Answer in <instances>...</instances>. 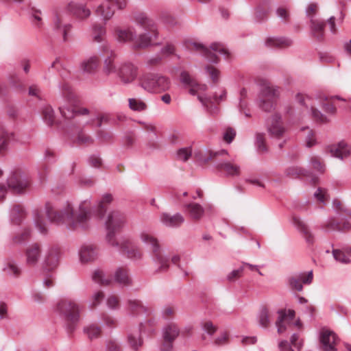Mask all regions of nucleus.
I'll list each match as a JSON object with an SVG mask.
<instances>
[{
	"mask_svg": "<svg viewBox=\"0 0 351 351\" xmlns=\"http://www.w3.org/2000/svg\"><path fill=\"white\" fill-rule=\"evenodd\" d=\"M45 213L48 220L57 225H65L69 230H86L90 226L91 219V202L90 199L82 201L74 215V208L69 200L47 202Z\"/></svg>",
	"mask_w": 351,
	"mask_h": 351,
	"instance_id": "nucleus-1",
	"label": "nucleus"
},
{
	"mask_svg": "<svg viewBox=\"0 0 351 351\" xmlns=\"http://www.w3.org/2000/svg\"><path fill=\"white\" fill-rule=\"evenodd\" d=\"M125 216L123 213L114 210L108 213L105 221L106 229V240L110 245L114 247H120L122 252L125 253L128 258L138 260L142 257V252L138 247L134 245L128 240H123L121 243L115 239V234L125 226Z\"/></svg>",
	"mask_w": 351,
	"mask_h": 351,
	"instance_id": "nucleus-2",
	"label": "nucleus"
},
{
	"mask_svg": "<svg viewBox=\"0 0 351 351\" xmlns=\"http://www.w3.org/2000/svg\"><path fill=\"white\" fill-rule=\"evenodd\" d=\"M82 309V306L73 299L62 298L57 302L55 311L66 322L65 328L67 333L71 334L75 330Z\"/></svg>",
	"mask_w": 351,
	"mask_h": 351,
	"instance_id": "nucleus-3",
	"label": "nucleus"
},
{
	"mask_svg": "<svg viewBox=\"0 0 351 351\" xmlns=\"http://www.w3.org/2000/svg\"><path fill=\"white\" fill-rule=\"evenodd\" d=\"M136 22L143 29L144 33L136 36L134 41V47L136 49L145 48L150 45L157 44L158 32L154 21L147 17L145 14H139L136 16Z\"/></svg>",
	"mask_w": 351,
	"mask_h": 351,
	"instance_id": "nucleus-4",
	"label": "nucleus"
},
{
	"mask_svg": "<svg viewBox=\"0 0 351 351\" xmlns=\"http://www.w3.org/2000/svg\"><path fill=\"white\" fill-rule=\"evenodd\" d=\"M138 237L144 245L150 247L153 253L154 263L157 267L156 272L166 271L169 266V259L162 254L158 239L146 230H141Z\"/></svg>",
	"mask_w": 351,
	"mask_h": 351,
	"instance_id": "nucleus-5",
	"label": "nucleus"
},
{
	"mask_svg": "<svg viewBox=\"0 0 351 351\" xmlns=\"http://www.w3.org/2000/svg\"><path fill=\"white\" fill-rule=\"evenodd\" d=\"M60 90L62 95L63 102L60 104L59 110L63 117L66 119H71L77 114H88V110L87 108H82L79 110H76L75 104L77 100L75 98L71 87L68 84H62L60 86Z\"/></svg>",
	"mask_w": 351,
	"mask_h": 351,
	"instance_id": "nucleus-6",
	"label": "nucleus"
},
{
	"mask_svg": "<svg viewBox=\"0 0 351 351\" xmlns=\"http://www.w3.org/2000/svg\"><path fill=\"white\" fill-rule=\"evenodd\" d=\"M319 6L317 2H309L305 7V15L309 21L311 34L318 40L324 38L325 21L319 17Z\"/></svg>",
	"mask_w": 351,
	"mask_h": 351,
	"instance_id": "nucleus-7",
	"label": "nucleus"
},
{
	"mask_svg": "<svg viewBox=\"0 0 351 351\" xmlns=\"http://www.w3.org/2000/svg\"><path fill=\"white\" fill-rule=\"evenodd\" d=\"M138 86L148 93H158L168 90L170 82L164 76L145 73L138 77Z\"/></svg>",
	"mask_w": 351,
	"mask_h": 351,
	"instance_id": "nucleus-8",
	"label": "nucleus"
},
{
	"mask_svg": "<svg viewBox=\"0 0 351 351\" xmlns=\"http://www.w3.org/2000/svg\"><path fill=\"white\" fill-rule=\"evenodd\" d=\"M187 47L190 50L201 53L211 63H217L218 62V55L223 56L227 60L229 58V51L223 45L219 43H213L210 45V48H208L200 43H190L188 44Z\"/></svg>",
	"mask_w": 351,
	"mask_h": 351,
	"instance_id": "nucleus-9",
	"label": "nucleus"
},
{
	"mask_svg": "<svg viewBox=\"0 0 351 351\" xmlns=\"http://www.w3.org/2000/svg\"><path fill=\"white\" fill-rule=\"evenodd\" d=\"M3 176V171L0 169V179ZM30 183L26 177L19 173H14L5 182H0V199L4 198L8 189H12L14 192L21 193L25 191Z\"/></svg>",
	"mask_w": 351,
	"mask_h": 351,
	"instance_id": "nucleus-10",
	"label": "nucleus"
},
{
	"mask_svg": "<svg viewBox=\"0 0 351 351\" xmlns=\"http://www.w3.org/2000/svg\"><path fill=\"white\" fill-rule=\"evenodd\" d=\"M260 86V108L265 112H271L274 109L278 97V89L266 80L259 82Z\"/></svg>",
	"mask_w": 351,
	"mask_h": 351,
	"instance_id": "nucleus-11",
	"label": "nucleus"
},
{
	"mask_svg": "<svg viewBox=\"0 0 351 351\" xmlns=\"http://www.w3.org/2000/svg\"><path fill=\"white\" fill-rule=\"evenodd\" d=\"M114 5L119 9H123L126 6L125 0H103L95 8V13L104 22L110 20L114 14Z\"/></svg>",
	"mask_w": 351,
	"mask_h": 351,
	"instance_id": "nucleus-12",
	"label": "nucleus"
},
{
	"mask_svg": "<svg viewBox=\"0 0 351 351\" xmlns=\"http://www.w3.org/2000/svg\"><path fill=\"white\" fill-rule=\"evenodd\" d=\"M100 55L104 57L103 71L106 75L117 74L119 66L116 62L117 55L107 43L99 47Z\"/></svg>",
	"mask_w": 351,
	"mask_h": 351,
	"instance_id": "nucleus-13",
	"label": "nucleus"
},
{
	"mask_svg": "<svg viewBox=\"0 0 351 351\" xmlns=\"http://www.w3.org/2000/svg\"><path fill=\"white\" fill-rule=\"evenodd\" d=\"M180 82L185 86L190 87L189 93L193 95H197L198 100L202 105H206V98L202 95L207 90L206 84H199L195 82V80L190 75L187 71H182L180 76Z\"/></svg>",
	"mask_w": 351,
	"mask_h": 351,
	"instance_id": "nucleus-14",
	"label": "nucleus"
},
{
	"mask_svg": "<svg viewBox=\"0 0 351 351\" xmlns=\"http://www.w3.org/2000/svg\"><path fill=\"white\" fill-rule=\"evenodd\" d=\"M63 255L62 250L58 246H51L45 252L43 267L47 271L56 269L60 263Z\"/></svg>",
	"mask_w": 351,
	"mask_h": 351,
	"instance_id": "nucleus-15",
	"label": "nucleus"
},
{
	"mask_svg": "<svg viewBox=\"0 0 351 351\" xmlns=\"http://www.w3.org/2000/svg\"><path fill=\"white\" fill-rule=\"evenodd\" d=\"M278 316L276 322L277 332L279 335H283L292 329V321L295 317V312L293 310H278Z\"/></svg>",
	"mask_w": 351,
	"mask_h": 351,
	"instance_id": "nucleus-16",
	"label": "nucleus"
},
{
	"mask_svg": "<svg viewBox=\"0 0 351 351\" xmlns=\"http://www.w3.org/2000/svg\"><path fill=\"white\" fill-rule=\"evenodd\" d=\"M53 24L56 32L62 36L64 42L67 41L71 36L72 25L65 21L63 10H58L56 12Z\"/></svg>",
	"mask_w": 351,
	"mask_h": 351,
	"instance_id": "nucleus-17",
	"label": "nucleus"
},
{
	"mask_svg": "<svg viewBox=\"0 0 351 351\" xmlns=\"http://www.w3.org/2000/svg\"><path fill=\"white\" fill-rule=\"evenodd\" d=\"M319 340L322 351H336L338 337L336 334L326 328H322L319 334Z\"/></svg>",
	"mask_w": 351,
	"mask_h": 351,
	"instance_id": "nucleus-18",
	"label": "nucleus"
},
{
	"mask_svg": "<svg viewBox=\"0 0 351 351\" xmlns=\"http://www.w3.org/2000/svg\"><path fill=\"white\" fill-rule=\"evenodd\" d=\"M180 330L177 325L171 324L165 326L162 329L163 343L160 351H171L173 342L177 338Z\"/></svg>",
	"mask_w": 351,
	"mask_h": 351,
	"instance_id": "nucleus-19",
	"label": "nucleus"
},
{
	"mask_svg": "<svg viewBox=\"0 0 351 351\" xmlns=\"http://www.w3.org/2000/svg\"><path fill=\"white\" fill-rule=\"evenodd\" d=\"M117 75L123 84L133 82L138 75L137 67L132 63H123L119 66Z\"/></svg>",
	"mask_w": 351,
	"mask_h": 351,
	"instance_id": "nucleus-20",
	"label": "nucleus"
},
{
	"mask_svg": "<svg viewBox=\"0 0 351 351\" xmlns=\"http://www.w3.org/2000/svg\"><path fill=\"white\" fill-rule=\"evenodd\" d=\"M313 271H309L307 274L304 272L295 274L289 278L288 282L290 287L298 291H302V284H311L313 280Z\"/></svg>",
	"mask_w": 351,
	"mask_h": 351,
	"instance_id": "nucleus-21",
	"label": "nucleus"
},
{
	"mask_svg": "<svg viewBox=\"0 0 351 351\" xmlns=\"http://www.w3.org/2000/svg\"><path fill=\"white\" fill-rule=\"evenodd\" d=\"M41 245L37 243L29 245L25 251V263L29 267L38 265L41 257Z\"/></svg>",
	"mask_w": 351,
	"mask_h": 351,
	"instance_id": "nucleus-22",
	"label": "nucleus"
},
{
	"mask_svg": "<svg viewBox=\"0 0 351 351\" xmlns=\"http://www.w3.org/2000/svg\"><path fill=\"white\" fill-rule=\"evenodd\" d=\"M267 128L269 135L273 138H279L285 132L281 117L278 114H275L268 119Z\"/></svg>",
	"mask_w": 351,
	"mask_h": 351,
	"instance_id": "nucleus-23",
	"label": "nucleus"
},
{
	"mask_svg": "<svg viewBox=\"0 0 351 351\" xmlns=\"http://www.w3.org/2000/svg\"><path fill=\"white\" fill-rule=\"evenodd\" d=\"M216 168L225 173L227 176H239L241 167L231 160H221L216 164Z\"/></svg>",
	"mask_w": 351,
	"mask_h": 351,
	"instance_id": "nucleus-24",
	"label": "nucleus"
},
{
	"mask_svg": "<svg viewBox=\"0 0 351 351\" xmlns=\"http://www.w3.org/2000/svg\"><path fill=\"white\" fill-rule=\"evenodd\" d=\"M80 261L82 263H87L94 261L97 257V252L95 247L91 244H85L80 247L78 251Z\"/></svg>",
	"mask_w": 351,
	"mask_h": 351,
	"instance_id": "nucleus-25",
	"label": "nucleus"
},
{
	"mask_svg": "<svg viewBox=\"0 0 351 351\" xmlns=\"http://www.w3.org/2000/svg\"><path fill=\"white\" fill-rule=\"evenodd\" d=\"M293 225L300 231L304 238L306 242L311 245L314 242V237L311 232L307 225L298 216L293 215L292 217Z\"/></svg>",
	"mask_w": 351,
	"mask_h": 351,
	"instance_id": "nucleus-26",
	"label": "nucleus"
},
{
	"mask_svg": "<svg viewBox=\"0 0 351 351\" xmlns=\"http://www.w3.org/2000/svg\"><path fill=\"white\" fill-rule=\"evenodd\" d=\"M128 310L132 315H137L139 313H144L149 316L153 313V309L151 307L145 306L138 300H129L128 302Z\"/></svg>",
	"mask_w": 351,
	"mask_h": 351,
	"instance_id": "nucleus-27",
	"label": "nucleus"
},
{
	"mask_svg": "<svg viewBox=\"0 0 351 351\" xmlns=\"http://www.w3.org/2000/svg\"><path fill=\"white\" fill-rule=\"evenodd\" d=\"M66 10L71 12L76 18L79 19H85L90 16L91 12L85 5L75 2H70Z\"/></svg>",
	"mask_w": 351,
	"mask_h": 351,
	"instance_id": "nucleus-28",
	"label": "nucleus"
},
{
	"mask_svg": "<svg viewBox=\"0 0 351 351\" xmlns=\"http://www.w3.org/2000/svg\"><path fill=\"white\" fill-rule=\"evenodd\" d=\"M160 220L167 227L177 228L184 223V218L180 213L170 215L168 213H163L160 216Z\"/></svg>",
	"mask_w": 351,
	"mask_h": 351,
	"instance_id": "nucleus-29",
	"label": "nucleus"
},
{
	"mask_svg": "<svg viewBox=\"0 0 351 351\" xmlns=\"http://www.w3.org/2000/svg\"><path fill=\"white\" fill-rule=\"evenodd\" d=\"M228 155V152L225 149H222L219 152H211L207 150H200L198 152L195 153V158L199 161L204 163L208 162V161L215 159L219 156H224Z\"/></svg>",
	"mask_w": 351,
	"mask_h": 351,
	"instance_id": "nucleus-30",
	"label": "nucleus"
},
{
	"mask_svg": "<svg viewBox=\"0 0 351 351\" xmlns=\"http://www.w3.org/2000/svg\"><path fill=\"white\" fill-rule=\"evenodd\" d=\"M329 152L331 156L343 160L349 156L350 152L348 145L344 142H341L337 145H331L329 147Z\"/></svg>",
	"mask_w": 351,
	"mask_h": 351,
	"instance_id": "nucleus-31",
	"label": "nucleus"
},
{
	"mask_svg": "<svg viewBox=\"0 0 351 351\" xmlns=\"http://www.w3.org/2000/svg\"><path fill=\"white\" fill-rule=\"evenodd\" d=\"M265 45L271 48H284L292 45V40L285 37H269L265 40Z\"/></svg>",
	"mask_w": 351,
	"mask_h": 351,
	"instance_id": "nucleus-32",
	"label": "nucleus"
},
{
	"mask_svg": "<svg viewBox=\"0 0 351 351\" xmlns=\"http://www.w3.org/2000/svg\"><path fill=\"white\" fill-rule=\"evenodd\" d=\"M185 211L193 220L200 219L204 213V208L197 203H190L184 206Z\"/></svg>",
	"mask_w": 351,
	"mask_h": 351,
	"instance_id": "nucleus-33",
	"label": "nucleus"
},
{
	"mask_svg": "<svg viewBox=\"0 0 351 351\" xmlns=\"http://www.w3.org/2000/svg\"><path fill=\"white\" fill-rule=\"evenodd\" d=\"M141 332H143L138 330H135L129 332L128 335V341L130 347L134 351L138 350L143 344V340L141 336Z\"/></svg>",
	"mask_w": 351,
	"mask_h": 351,
	"instance_id": "nucleus-34",
	"label": "nucleus"
},
{
	"mask_svg": "<svg viewBox=\"0 0 351 351\" xmlns=\"http://www.w3.org/2000/svg\"><path fill=\"white\" fill-rule=\"evenodd\" d=\"M117 39L120 42H129L134 47V38L136 37V32L132 27L119 29L116 32Z\"/></svg>",
	"mask_w": 351,
	"mask_h": 351,
	"instance_id": "nucleus-35",
	"label": "nucleus"
},
{
	"mask_svg": "<svg viewBox=\"0 0 351 351\" xmlns=\"http://www.w3.org/2000/svg\"><path fill=\"white\" fill-rule=\"evenodd\" d=\"M99 59L97 56H93L84 60L80 64V69L84 73H93L98 67Z\"/></svg>",
	"mask_w": 351,
	"mask_h": 351,
	"instance_id": "nucleus-36",
	"label": "nucleus"
},
{
	"mask_svg": "<svg viewBox=\"0 0 351 351\" xmlns=\"http://www.w3.org/2000/svg\"><path fill=\"white\" fill-rule=\"evenodd\" d=\"M3 272L11 277L17 278L21 274V269L16 262L12 259L7 260L3 267Z\"/></svg>",
	"mask_w": 351,
	"mask_h": 351,
	"instance_id": "nucleus-37",
	"label": "nucleus"
},
{
	"mask_svg": "<svg viewBox=\"0 0 351 351\" xmlns=\"http://www.w3.org/2000/svg\"><path fill=\"white\" fill-rule=\"evenodd\" d=\"M33 219L34 226L38 232L43 235L47 234L48 232V226L43 215L39 213L38 211H35L34 213Z\"/></svg>",
	"mask_w": 351,
	"mask_h": 351,
	"instance_id": "nucleus-38",
	"label": "nucleus"
},
{
	"mask_svg": "<svg viewBox=\"0 0 351 351\" xmlns=\"http://www.w3.org/2000/svg\"><path fill=\"white\" fill-rule=\"evenodd\" d=\"M114 280L116 282L123 286H128L132 282L127 269L123 267H119L116 269Z\"/></svg>",
	"mask_w": 351,
	"mask_h": 351,
	"instance_id": "nucleus-39",
	"label": "nucleus"
},
{
	"mask_svg": "<svg viewBox=\"0 0 351 351\" xmlns=\"http://www.w3.org/2000/svg\"><path fill=\"white\" fill-rule=\"evenodd\" d=\"M92 279L94 282L104 286L110 285L112 282L111 278L99 269H97L93 271Z\"/></svg>",
	"mask_w": 351,
	"mask_h": 351,
	"instance_id": "nucleus-40",
	"label": "nucleus"
},
{
	"mask_svg": "<svg viewBox=\"0 0 351 351\" xmlns=\"http://www.w3.org/2000/svg\"><path fill=\"white\" fill-rule=\"evenodd\" d=\"M25 217L23 208L20 205H15L10 210V218L12 223L19 224Z\"/></svg>",
	"mask_w": 351,
	"mask_h": 351,
	"instance_id": "nucleus-41",
	"label": "nucleus"
},
{
	"mask_svg": "<svg viewBox=\"0 0 351 351\" xmlns=\"http://www.w3.org/2000/svg\"><path fill=\"white\" fill-rule=\"evenodd\" d=\"M270 316L271 313L268 308L263 307L257 315V322L258 325L264 328L269 327L271 324Z\"/></svg>",
	"mask_w": 351,
	"mask_h": 351,
	"instance_id": "nucleus-42",
	"label": "nucleus"
},
{
	"mask_svg": "<svg viewBox=\"0 0 351 351\" xmlns=\"http://www.w3.org/2000/svg\"><path fill=\"white\" fill-rule=\"evenodd\" d=\"M351 227L348 221H345L342 225L339 223H335L332 219L327 221L322 228L326 231L338 230L343 231L349 230Z\"/></svg>",
	"mask_w": 351,
	"mask_h": 351,
	"instance_id": "nucleus-43",
	"label": "nucleus"
},
{
	"mask_svg": "<svg viewBox=\"0 0 351 351\" xmlns=\"http://www.w3.org/2000/svg\"><path fill=\"white\" fill-rule=\"evenodd\" d=\"M112 201V197L110 194H106L103 196L101 200L99 202L96 209L97 215L99 218H103L106 207L108 204Z\"/></svg>",
	"mask_w": 351,
	"mask_h": 351,
	"instance_id": "nucleus-44",
	"label": "nucleus"
},
{
	"mask_svg": "<svg viewBox=\"0 0 351 351\" xmlns=\"http://www.w3.org/2000/svg\"><path fill=\"white\" fill-rule=\"evenodd\" d=\"M101 332V327L95 324L88 325L84 328V332L91 340L99 337Z\"/></svg>",
	"mask_w": 351,
	"mask_h": 351,
	"instance_id": "nucleus-45",
	"label": "nucleus"
},
{
	"mask_svg": "<svg viewBox=\"0 0 351 351\" xmlns=\"http://www.w3.org/2000/svg\"><path fill=\"white\" fill-rule=\"evenodd\" d=\"M129 107L133 111L143 112L147 110V104L140 98H130L128 99Z\"/></svg>",
	"mask_w": 351,
	"mask_h": 351,
	"instance_id": "nucleus-46",
	"label": "nucleus"
},
{
	"mask_svg": "<svg viewBox=\"0 0 351 351\" xmlns=\"http://www.w3.org/2000/svg\"><path fill=\"white\" fill-rule=\"evenodd\" d=\"M91 34L95 42L101 43L104 41L106 34L105 27L101 25H93Z\"/></svg>",
	"mask_w": 351,
	"mask_h": 351,
	"instance_id": "nucleus-47",
	"label": "nucleus"
},
{
	"mask_svg": "<svg viewBox=\"0 0 351 351\" xmlns=\"http://www.w3.org/2000/svg\"><path fill=\"white\" fill-rule=\"evenodd\" d=\"M204 97L206 98V104L203 105L204 107L208 108L209 104H212L213 103H219L221 101H223L226 98L227 93L226 90L221 89L219 90V93H216L213 98L207 97L204 95L202 94Z\"/></svg>",
	"mask_w": 351,
	"mask_h": 351,
	"instance_id": "nucleus-48",
	"label": "nucleus"
},
{
	"mask_svg": "<svg viewBox=\"0 0 351 351\" xmlns=\"http://www.w3.org/2000/svg\"><path fill=\"white\" fill-rule=\"evenodd\" d=\"M201 328L204 332L209 337H212L217 330L218 327L210 320H205L200 324Z\"/></svg>",
	"mask_w": 351,
	"mask_h": 351,
	"instance_id": "nucleus-49",
	"label": "nucleus"
},
{
	"mask_svg": "<svg viewBox=\"0 0 351 351\" xmlns=\"http://www.w3.org/2000/svg\"><path fill=\"white\" fill-rule=\"evenodd\" d=\"M229 343V333L227 331L223 330L213 339L212 343L216 346H223Z\"/></svg>",
	"mask_w": 351,
	"mask_h": 351,
	"instance_id": "nucleus-50",
	"label": "nucleus"
},
{
	"mask_svg": "<svg viewBox=\"0 0 351 351\" xmlns=\"http://www.w3.org/2000/svg\"><path fill=\"white\" fill-rule=\"evenodd\" d=\"M44 121L49 125H51L55 121L54 111L51 106H45L43 109Z\"/></svg>",
	"mask_w": 351,
	"mask_h": 351,
	"instance_id": "nucleus-51",
	"label": "nucleus"
},
{
	"mask_svg": "<svg viewBox=\"0 0 351 351\" xmlns=\"http://www.w3.org/2000/svg\"><path fill=\"white\" fill-rule=\"evenodd\" d=\"M30 230L29 228H24L14 237V243H22L25 241H27L30 238Z\"/></svg>",
	"mask_w": 351,
	"mask_h": 351,
	"instance_id": "nucleus-52",
	"label": "nucleus"
},
{
	"mask_svg": "<svg viewBox=\"0 0 351 351\" xmlns=\"http://www.w3.org/2000/svg\"><path fill=\"white\" fill-rule=\"evenodd\" d=\"M344 17V14L342 12H340L339 16L337 18H335V16H330L327 20V23L330 27V31L331 32L332 34H335L337 32V29L335 25V20H337L339 23H342Z\"/></svg>",
	"mask_w": 351,
	"mask_h": 351,
	"instance_id": "nucleus-53",
	"label": "nucleus"
},
{
	"mask_svg": "<svg viewBox=\"0 0 351 351\" xmlns=\"http://www.w3.org/2000/svg\"><path fill=\"white\" fill-rule=\"evenodd\" d=\"M156 324L155 319H149L144 323H141L139 326L140 330L143 332L152 334L154 332V326Z\"/></svg>",
	"mask_w": 351,
	"mask_h": 351,
	"instance_id": "nucleus-54",
	"label": "nucleus"
},
{
	"mask_svg": "<svg viewBox=\"0 0 351 351\" xmlns=\"http://www.w3.org/2000/svg\"><path fill=\"white\" fill-rule=\"evenodd\" d=\"M192 155V149L191 147L180 148L178 150L176 156L178 160L186 161Z\"/></svg>",
	"mask_w": 351,
	"mask_h": 351,
	"instance_id": "nucleus-55",
	"label": "nucleus"
},
{
	"mask_svg": "<svg viewBox=\"0 0 351 351\" xmlns=\"http://www.w3.org/2000/svg\"><path fill=\"white\" fill-rule=\"evenodd\" d=\"M256 146L259 152H266L267 149L266 145H265V137L264 134L263 133H257L256 134Z\"/></svg>",
	"mask_w": 351,
	"mask_h": 351,
	"instance_id": "nucleus-56",
	"label": "nucleus"
},
{
	"mask_svg": "<svg viewBox=\"0 0 351 351\" xmlns=\"http://www.w3.org/2000/svg\"><path fill=\"white\" fill-rule=\"evenodd\" d=\"M304 171L302 168L298 166H291L286 169L285 173L287 174V176L295 178L304 174Z\"/></svg>",
	"mask_w": 351,
	"mask_h": 351,
	"instance_id": "nucleus-57",
	"label": "nucleus"
},
{
	"mask_svg": "<svg viewBox=\"0 0 351 351\" xmlns=\"http://www.w3.org/2000/svg\"><path fill=\"white\" fill-rule=\"evenodd\" d=\"M10 135L11 134L7 132L3 128L0 129V152L6 149L8 141L10 138Z\"/></svg>",
	"mask_w": 351,
	"mask_h": 351,
	"instance_id": "nucleus-58",
	"label": "nucleus"
},
{
	"mask_svg": "<svg viewBox=\"0 0 351 351\" xmlns=\"http://www.w3.org/2000/svg\"><path fill=\"white\" fill-rule=\"evenodd\" d=\"M332 254L335 259L342 263H348L350 262V258L346 255L343 252L338 250H334Z\"/></svg>",
	"mask_w": 351,
	"mask_h": 351,
	"instance_id": "nucleus-59",
	"label": "nucleus"
},
{
	"mask_svg": "<svg viewBox=\"0 0 351 351\" xmlns=\"http://www.w3.org/2000/svg\"><path fill=\"white\" fill-rule=\"evenodd\" d=\"M236 136V131L230 127L225 129L223 133V139L225 142L230 144L231 143Z\"/></svg>",
	"mask_w": 351,
	"mask_h": 351,
	"instance_id": "nucleus-60",
	"label": "nucleus"
},
{
	"mask_svg": "<svg viewBox=\"0 0 351 351\" xmlns=\"http://www.w3.org/2000/svg\"><path fill=\"white\" fill-rule=\"evenodd\" d=\"M289 8L285 6L278 7L276 13L278 17H279L282 21L287 22L289 19Z\"/></svg>",
	"mask_w": 351,
	"mask_h": 351,
	"instance_id": "nucleus-61",
	"label": "nucleus"
},
{
	"mask_svg": "<svg viewBox=\"0 0 351 351\" xmlns=\"http://www.w3.org/2000/svg\"><path fill=\"white\" fill-rule=\"evenodd\" d=\"M315 198L322 204H325L328 198L327 191L326 189L322 188H318L314 193Z\"/></svg>",
	"mask_w": 351,
	"mask_h": 351,
	"instance_id": "nucleus-62",
	"label": "nucleus"
},
{
	"mask_svg": "<svg viewBox=\"0 0 351 351\" xmlns=\"http://www.w3.org/2000/svg\"><path fill=\"white\" fill-rule=\"evenodd\" d=\"M311 113L315 120L318 122L328 123L329 121V119L325 114L313 106L311 107Z\"/></svg>",
	"mask_w": 351,
	"mask_h": 351,
	"instance_id": "nucleus-63",
	"label": "nucleus"
},
{
	"mask_svg": "<svg viewBox=\"0 0 351 351\" xmlns=\"http://www.w3.org/2000/svg\"><path fill=\"white\" fill-rule=\"evenodd\" d=\"M106 351H121V347L117 340L110 339L106 341Z\"/></svg>",
	"mask_w": 351,
	"mask_h": 351,
	"instance_id": "nucleus-64",
	"label": "nucleus"
}]
</instances>
